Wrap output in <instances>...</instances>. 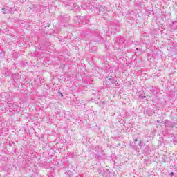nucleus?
I'll return each instance as SVG.
<instances>
[{"mask_svg":"<svg viewBox=\"0 0 177 177\" xmlns=\"http://www.w3.org/2000/svg\"><path fill=\"white\" fill-rule=\"evenodd\" d=\"M88 9H93L95 12H96V10H98V15H100V16H104V15H106V13H107V8L102 6L91 5L89 6Z\"/></svg>","mask_w":177,"mask_h":177,"instance_id":"nucleus-1","label":"nucleus"},{"mask_svg":"<svg viewBox=\"0 0 177 177\" xmlns=\"http://www.w3.org/2000/svg\"><path fill=\"white\" fill-rule=\"evenodd\" d=\"M74 20L75 23H78L79 24H88V20L85 19V17H78L76 16L74 17Z\"/></svg>","mask_w":177,"mask_h":177,"instance_id":"nucleus-2","label":"nucleus"},{"mask_svg":"<svg viewBox=\"0 0 177 177\" xmlns=\"http://www.w3.org/2000/svg\"><path fill=\"white\" fill-rule=\"evenodd\" d=\"M165 125L168 128H174V127H176V123L175 122H170L169 120H165Z\"/></svg>","mask_w":177,"mask_h":177,"instance_id":"nucleus-3","label":"nucleus"},{"mask_svg":"<svg viewBox=\"0 0 177 177\" xmlns=\"http://www.w3.org/2000/svg\"><path fill=\"white\" fill-rule=\"evenodd\" d=\"M20 78H21V75L19 73L12 75V79L15 82H20Z\"/></svg>","mask_w":177,"mask_h":177,"instance_id":"nucleus-4","label":"nucleus"},{"mask_svg":"<svg viewBox=\"0 0 177 177\" xmlns=\"http://www.w3.org/2000/svg\"><path fill=\"white\" fill-rule=\"evenodd\" d=\"M115 41L116 42V44H120L121 45L124 44V42H125V39H124V37H118L115 38Z\"/></svg>","mask_w":177,"mask_h":177,"instance_id":"nucleus-5","label":"nucleus"},{"mask_svg":"<svg viewBox=\"0 0 177 177\" xmlns=\"http://www.w3.org/2000/svg\"><path fill=\"white\" fill-rule=\"evenodd\" d=\"M1 10L4 15H6V13H12V8L10 7L3 8Z\"/></svg>","mask_w":177,"mask_h":177,"instance_id":"nucleus-6","label":"nucleus"},{"mask_svg":"<svg viewBox=\"0 0 177 177\" xmlns=\"http://www.w3.org/2000/svg\"><path fill=\"white\" fill-rule=\"evenodd\" d=\"M66 8H67L68 9L73 10V9L77 8V3H69V4H67V5H66Z\"/></svg>","mask_w":177,"mask_h":177,"instance_id":"nucleus-7","label":"nucleus"},{"mask_svg":"<svg viewBox=\"0 0 177 177\" xmlns=\"http://www.w3.org/2000/svg\"><path fill=\"white\" fill-rule=\"evenodd\" d=\"M65 175H66V177H73V171H71L70 170H67L65 172Z\"/></svg>","mask_w":177,"mask_h":177,"instance_id":"nucleus-8","label":"nucleus"},{"mask_svg":"<svg viewBox=\"0 0 177 177\" xmlns=\"http://www.w3.org/2000/svg\"><path fill=\"white\" fill-rule=\"evenodd\" d=\"M95 157H97L98 160H103L105 156L104 154H100V153H96Z\"/></svg>","mask_w":177,"mask_h":177,"instance_id":"nucleus-9","label":"nucleus"},{"mask_svg":"<svg viewBox=\"0 0 177 177\" xmlns=\"http://www.w3.org/2000/svg\"><path fill=\"white\" fill-rule=\"evenodd\" d=\"M109 80L111 81V84H113V85H115V86H117L118 82H117V80L115 79L109 78Z\"/></svg>","mask_w":177,"mask_h":177,"instance_id":"nucleus-10","label":"nucleus"},{"mask_svg":"<svg viewBox=\"0 0 177 177\" xmlns=\"http://www.w3.org/2000/svg\"><path fill=\"white\" fill-rule=\"evenodd\" d=\"M138 145V146H140V147H142V141L141 140H138V138H136L134 140V144H136Z\"/></svg>","mask_w":177,"mask_h":177,"instance_id":"nucleus-11","label":"nucleus"},{"mask_svg":"<svg viewBox=\"0 0 177 177\" xmlns=\"http://www.w3.org/2000/svg\"><path fill=\"white\" fill-rule=\"evenodd\" d=\"M150 163V160H147V159H145L144 160V164H145V165H149V164Z\"/></svg>","mask_w":177,"mask_h":177,"instance_id":"nucleus-12","label":"nucleus"},{"mask_svg":"<svg viewBox=\"0 0 177 177\" xmlns=\"http://www.w3.org/2000/svg\"><path fill=\"white\" fill-rule=\"evenodd\" d=\"M130 147H131V149H135V144H133V142H131Z\"/></svg>","mask_w":177,"mask_h":177,"instance_id":"nucleus-13","label":"nucleus"},{"mask_svg":"<svg viewBox=\"0 0 177 177\" xmlns=\"http://www.w3.org/2000/svg\"><path fill=\"white\" fill-rule=\"evenodd\" d=\"M141 99H145L146 97V95H140Z\"/></svg>","mask_w":177,"mask_h":177,"instance_id":"nucleus-14","label":"nucleus"},{"mask_svg":"<svg viewBox=\"0 0 177 177\" xmlns=\"http://www.w3.org/2000/svg\"><path fill=\"white\" fill-rule=\"evenodd\" d=\"M169 175H170L171 177H174V172H171V173L169 174Z\"/></svg>","mask_w":177,"mask_h":177,"instance_id":"nucleus-15","label":"nucleus"},{"mask_svg":"<svg viewBox=\"0 0 177 177\" xmlns=\"http://www.w3.org/2000/svg\"><path fill=\"white\" fill-rule=\"evenodd\" d=\"M46 26V27H50V24H47Z\"/></svg>","mask_w":177,"mask_h":177,"instance_id":"nucleus-16","label":"nucleus"},{"mask_svg":"<svg viewBox=\"0 0 177 177\" xmlns=\"http://www.w3.org/2000/svg\"><path fill=\"white\" fill-rule=\"evenodd\" d=\"M3 52H0V56L1 57L3 56Z\"/></svg>","mask_w":177,"mask_h":177,"instance_id":"nucleus-17","label":"nucleus"},{"mask_svg":"<svg viewBox=\"0 0 177 177\" xmlns=\"http://www.w3.org/2000/svg\"><path fill=\"white\" fill-rule=\"evenodd\" d=\"M153 93H154L155 95H157V93H158V92L155 91H153Z\"/></svg>","mask_w":177,"mask_h":177,"instance_id":"nucleus-18","label":"nucleus"},{"mask_svg":"<svg viewBox=\"0 0 177 177\" xmlns=\"http://www.w3.org/2000/svg\"><path fill=\"white\" fill-rule=\"evenodd\" d=\"M156 122H157L158 124H160V120H157Z\"/></svg>","mask_w":177,"mask_h":177,"instance_id":"nucleus-19","label":"nucleus"},{"mask_svg":"<svg viewBox=\"0 0 177 177\" xmlns=\"http://www.w3.org/2000/svg\"><path fill=\"white\" fill-rule=\"evenodd\" d=\"M136 50H139V48H136Z\"/></svg>","mask_w":177,"mask_h":177,"instance_id":"nucleus-20","label":"nucleus"},{"mask_svg":"<svg viewBox=\"0 0 177 177\" xmlns=\"http://www.w3.org/2000/svg\"><path fill=\"white\" fill-rule=\"evenodd\" d=\"M103 176H106V175H104V174L102 175Z\"/></svg>","mask_w":177,"mask_h":177,"instance_id":"nucleus-21","label":"nucleus"}]
</instances>
